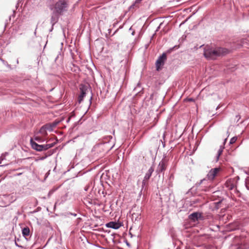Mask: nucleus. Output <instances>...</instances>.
Instances as JSON below:
<instances>
[{
    "label": "nucleus",
    "instance_id": "nucleus-1",
    "mask_svg": "<svg viewBox=\"0 0 249 249\" xmlns=\"http://www.w3.org/2000/svg\"><path fill=\"white\" fill-rule=\"evenodd\" d=\"M228 50L225 48H217L215 49H205L204 55L207 59H213L216 57L227 53Z\"/></svg>",
    "mask_w": 249,
    "mask_h": 249
},
{
    "label": "nucleus",
    "instance_id": "nucleus-22",
    "mask_svg": "<svg viewBox=\"0 0 249 249\" xmlns=\"http://www.w3.org/2000/svg\"><path fill=\"white\" fill-rule=\"evenodd\" d=\"M132 35H134V32H133L132 33Z\"/></svg>",
    "mask_w": 249,
    "mask_h": 249
},
{
    "label": "nucleus",
    "instance_id": "nucleus-16",
    "mask_svg": "<svg viewBox=\"0 0 249 249\" xmlns=\"http://www.w3.org/2000/svg\"><path fill=\"white\" fill-rule=\"evenodd\" d=\"M132 219L136 220H139L140 219V214L139 213H133L131 214Z\"/></svg>",
    "mask_w": 249,
    "mask_h": 249
},
{
    "label": "nucleus",
    "instance_id": "nucleus-6",
    "mask_svg": "<svg viewBox=\"0 0 249 249\" xmlns=\"http://www.w3.org/2000/svg\"><path fill=\"white\" fill-rule=\"evenodd\" d=\"M166 161L165 159H162L159 163L157 169L156 170V172L158 174H159L160 172L164 171L166 169Z\"/></svg>",
    "mask_w": 249,
    "mask_h": 249
},
{
    "label": "nucleus",
    "instance_id": "nucleus-14",
    "mask_svg": "<svg viewBox=\"0 0 249 249\" xmlns=\"http://www.w3.org/2000/svg\"><path fill=\"white\" fill-rule=\"evenodd\" d=\"M84 204L88 206L89 205H92L94 203V201L92 200H90L89 198H85L84 201Z\"/></svg>",
    "mask_w": 249,
    "mask_h": 249
},
{
    "label": "nucleus",
    "instance_id": "nucleus-15",
    "mask_svg": "<svg viewBox=\"0 0 249 249\" xmlns=\"http://www.w3.org/2000/svg\"><path fill=\"white\" fill-rule=\"evenodd\" d=\"M39 132L43 136H46L47 135V130L46 129H45L44 126H42Z\"/></svg>",
    "mask_w": 249,
    "mask_h": 249
},
{
    "label": "nucleus",
    "instance_id": "nucleus-10",
    "mask_svg": "<svg viewBox=\"0 0 249 249\" xmlns=\"http://www.w3.org/2000/svg\"><path fill=\"white\" fill-rule=\"evenodd\" d=\"M106 226L108 228H111L114 229H117L119 228V226L118 225L114 222H110L106 224Z\"/></svg>",
    "mask_w": 249,
    "mask_h": 249
},
{
    "label": "nucleus",
    "instance_id": "nucleus-11",
    "mask_svg": "<svg viewBox=\"0 0 249 249\" xmlns=\"http://www.w3.org/2000/svg\"><path fill=\"white\" fill-rule=\"evenodd\" d=\"M30 229L28 227L23 228L22 231V233L25 237L29 236L30 234Z\"/></svg>",
    "mask_w": 249,
    "mask_h": 249
},
{
    "label": "nucleus",
    "instance_id": "nucleus-4",
    "mask_svg": "<svg viewBox=\"0 0 249 249\" xmlns=\"http://www.w3.org/2000/svg\"><path fill=\"white\" fill-rule=\"evenodd\" d=\"M166 58V55L164 53L157 59L156 63V69L157 71L160 70L161 67L164 65Z\"/></svg>",
    "mask_w": 249,
    "mask_h": 249
},
{
    "label": "nucleus",
    "instance_id": "nucleus-2",
    "mask_svg": "<svg viewBox=\"0 0 249 249\" xmlns=\"http://www.w3.org/2000/svg\"><path fill=\"white\" fill-rule=\"evenodd\" d=\"M69 5V0H58L52 6L51 9L54 10L56 13L62 15L68 11Z\"/></svg>",
    "mask_w": 249,
    "mask_h": 249
},
{
    "label": "nucleus",
    "instance_id": "nucleus-18",
    "mask_svg": "<svg viewBox=\"0 0 249 249\" xmlns=\"http://www.w3.org/2000/svg\"><path fill=\"white\" fill-rule=\"evenodd\" d=\"M34 139L36 141H37L39 142L44 141V140H43L41 137H40L39 136H35L34 137Z\"/></svg>",
    "mask_w": 249,
    "mask_h": 249
},
{
    "label": "nucleus",
    "instance_id": "nucleus-20",
    "mask_svg": "<svg viewBox=\"0 0 249 249\" xmlns=\"http://www.w3.org/2000/svg\"><path fill=\"white\" fill-rule=\"evenodd\" d=\"M3 158L2 157V156H1L0 157V163L1 164L2 163V160H3Z\"/></svg>",
    "mask_w": 249,
    "mask_h": 249
},
{
    "label": "nucleus",
    "instance_id": "nucleus-9",
    "mask_svg": "<svg viewBox=\"0 0 249 249\" xmlns=\"http://www.w3.org/2000/svg\"><path fill=\"white\" fill-rule=\"evenodd\" d=\"M201 216V214L198 213H194L191 214L189 216V218L190 219L195 221L197 220L198 218Z\"/></svg>",
    "mask_w": 249,
    "mask_h": 249
},
{
    "label": "nucleus",
    "instance_id": "nucleus-19",
    "mask_svg": "<svg viewBox=\"0 0 249 249\" xmlns=\"http://www.w3.org/2000/svg\"><path fill=\"white\" fill-rule=\"evenodd\" d=\"M236 140H237V137H233L231 139L230 143L233 144L236 141Z\"/></svg>",
    "mask_w": 249,
    "mask_h": 249
},
{
    "label": "nucleus",
    "instance_id": "nucleus-13",
    "mask_svg": "<svg viewBox=\"0 0 249 249\" xmlns=\"http://www.w3.org/2000/svg\"><path fill=\"white\" fill-rule=\"evenodd\" d=\"M43 126L46 130L52 131L53 129V127L55 126V125L53 124H46Z\"/></svg>",
    "mask_w": 249,
    "mask_h": 249
},
{
    "label": "nucleus",
    "instance_id": "nucleus-21",
    "mask_svg": "<svg viewBox=\"0 0 249 249\" xmlns=\"http://www.w3.org/2000/svg\"><path fill=\"white\" fill-rule=\"evenodd\" d=\"M53 193V192H52V191H50V192H49V194L50 195V194H51V193Z\"/></svg>",
    "mask_w": 249,
    "mask_h": 249
},
{
    "label": "nucleus",
    "instance_id": "nucleus-7",
    "mask_svg": "<svg viewBox=\"0 0 249 249\" xmlns=\"http://www.w3.org/2000/svg\"><path fill=\"white\" fill-rule=\"evenodd\" d=\"M154 170V168L153 166H151L148 170L147 173H146L144 179L142 180V185L144 186L145 185L146 182L151 177L152 173L153 172Z\"/></svg>",
    "mask_w": 249,
    "mask_h": 249
},
{
    "label": "nucleus",
    "instance_id": "nucleus-12",
    "mask_svg": "<svg viewBox=\"0 0 249 249\" xmlns=\"http://www.w3.org/2000/svg\"><path fill=\"white\" fill-rule=\"evenodd\" d=\"M224 148V147L223 146H220L219 149L218 150L216 158V161H218L219 158V157L222 154L223 149Z\"/></svg>",
    "mask_w": 249,
    "mask_h": 249
},
{
    "label": "nucleus",
    "instance_id": "nucleus-17",
    "mask_svg": "<svg viewBox=\"0 0 249 249\" xmlns=\"http://www.w3.org/2000/svg\"><path fill=\"white\" fill-rule=\"evenodd\" d=\"M86 93L83 89L81 90V93L79 97V102H81V101L83 100L84 97L85 96Z\"/></svg>",
    "mask_w": 249,
    "mask_h": 249
},
{
    "label": "nucleus",
    "instance_id": "nucleus-23",
    "mask_svg": "<svg viewBox=\"0 0 249 249\" xmlns=\"http://www.w3.org/2000/svg\"><path fill=\"white\" fill-rule=\"evenodd\" d=\"M226 140H227V139H225V141H224V143H225Z\"/></svg>",
    "mask_w": 249,
    "mask_h": 249
},
{
    "label": "nucleus",
    "instance_id": "nucleus-8",
    "mask_svg": "<svg viewBox=\"0 0 249 249\" xmlns=\"http://www.w3.org/2000/svg\"><path fill=\"white\" fill-rule=\"evenodd\" d=\"M53 13L51 17V23L54 25L58 21L59 16L61 15L60 14L56 13L54 10H53Z\"/></svg>",
    "mask_w": 249,
    "mask_h": 249
},
{
    "label": "nucleus",
    "instance_id": "nucleus-3",
    "mask_svg": "<svg viewBox=\"0 0 249 249\" xmlns=\"http://www.w3.org/2000/svg\"><path fill=\"white\" fill-rule=\"evenodd\" d=\"M30 142L32 147L33 149L38 151H42L43 150H46L53 146V144H48L40 145L35 142L32 139L30 140Z\"/></svg>",
    "mask_w": 249,
    "mask_h": 249
},
{
    "label": "nucleus",
    "instance_id": "nucleus-5",
    "mask_svg": "<svg viewBox=\"0 0 249 249\" xmlns=\"http://www.w3.org/2000/svg\"><path fill=\"white\" fill-rule=\"evenodd\" d=\"M220 170V168H215L211 169L207 174L208 178L209 180H213Z\"/></svg>",
    "mask_w": 249,
    "mask_h": 249
}]
</instances>
